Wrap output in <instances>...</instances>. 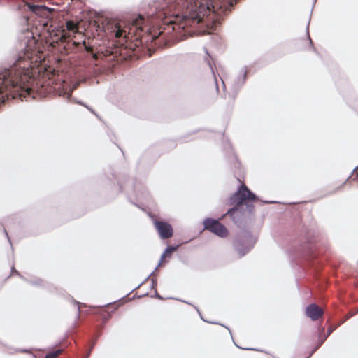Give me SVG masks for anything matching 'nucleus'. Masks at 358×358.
Returning a JSON list of instances; mask_svg holds the SVG:
<instances>
[{
    "instance_id": "obj_14",
    "label": "nucleus",
    "mask_w": 358,
    "mask_h": 358,
    "mask_svg": "<svg viewBox=\"0 0 358 358\" xmlns=\"http://www.w3.org/2000/svg\"><path fill=\"white\" fill-rule=\"evenodd\" d=\"M332 330L329 329L328 334H330L331 333Z\"/></svg>"
},
{
    "instance_id": "obj_10",
    "label": "nucleus",
    "mask_w": 358,
    "mask_h": 358,
    "mask_svg": "<svg viewBox=\"0 0 358 358\" xmlns=\"http://www.w3.org/2000/svg\"><path fill=\"white\" fill-rule=\"evenodd\" d=\"M62 352V350H57L52 352L48 353L45 356V358H57L59 357Z\"/></svg>"
},
{
    "instance_id": "obj_7",
    "label": "nucleus",
    "mask_w": 358,
    "mask_h": 358,
    "mask_svg": "<svg viewBox=\"0 0 358 358\" xmlns=\"http://www.w3.org/2000/svg\"><path fill=\"white\" fill-rule=\"evenodd\" d=\"M323 314V310L315 303H311L306 308V316L313 321H316L321 318Z\"/></svg>"
},
{
    "instance_id": "obj_11",
    "label": "nucleus",
    "mask_w": 358,
    "mask_h": 358,
    "mask_svg": "<svg viewBox=\"0 0 358 358\" xmlns=\"http://www.w3.org/2000/svg\"><path fill=\"white\" fill-rule=\"evenodd\" d=\"M94 344H95V343H94V342L92 344V345H91V347H90V350H89V352H87V357H86V358H88V357L90 356V354H91V352H92V349H93V348H94Z\"/></svg>"
},
{
    "instance_id": "obj_6",
    "label": "nucleus",
    "mask_w": 358,
    "mask_h": 358,
    "mask_svg": "<svg viewBox=\"0 0 358 358\" xmlns=\"http://www.w3.org/2000/svg\"><path fill=\"white\" fill-rule=\"evenodd\" d=\"M234 202L236 203L237 206H241L244 201H256L257 196L251 192L245 185H242L238 189L233 197L231 198Z\"/></svg>"
},
{
    "instance_id": "obj_15",
    "label": "nucleus",
    "mask_w": 358,
    "mask_h": 358,
    "mask_svg": "<svg viewBox=\"0 0 358 358\" xmlns=\"http://www.w3.org/2000/svg\"><path fill=\"white\" fill-rule=\"evenodd\" d=\"M162 32H159V36H162Z\"/></svg>"
},
{
    "instance_id": "obj_16",
    "label": "nucleus",
    "mask_w": 358,
    "mask_h": 358,
    "mask_svg": "<svg viewBox=\"0 0 358 358\" xmlns=\"http://www.w3.org/2000/svg\"><path fill=\"white\" fill-rule=\"evenodd\" d=\"M171 1V0H170V2Z\"/></svg>"
},
{
    "instance_id": "obj_2",
    "label": "nucleus",
    "mask_w": 358,
    "mask_h": 358,
    "mask_svg": "<svg viewBox=\"0 0 358 358\" xmlns=\"http://www.w3.org/2000/svg\"><path fill=\"white\" fill-rule=\"evenodd\" d=\"M50 44L55 48L57 45L61 47L65 54L72 52L80 51L83 48L93 57L96 59V55L94 52V47L90 45V41L87 42L83 41L82 43L73 41L70 34H68L65 29H57L50 33V38L48 40Z\"/></svg>"
},
{
    "instance_id": "obj_8",
    "label": "nucleus",
    "mask_w": 358,
    "mask_h": 358,
    "mask_svg": "<svg viewBox=\"0 0 358 358\" xmlns=\"http://www.w3.org/2000/svg\"><path fill=\"white\" fill-rule=\"evenodd\" d=\"M66 29L65 31H66L68 34H70L71 36L73 34H75L78 31V24L74 23L73 21L66 22Z\"/></svg>"
},
{
    "instance_id": "obj_12",
    "label": "nucleus",
    "mask_w": 358,
    "mask_h": 358,
    "mask_svg": "<svg viewBox=\"0 0 358 358\" xmlns=\"http://www.w3.org/2000/svg\"><path fill=\"white\" fill-rule=\"evenodd\" d=\"M100 311L104 318L106 317V315H108V313L105 310H101Z\"/></svg>"
},
{
    "instance_id": "obj_13",
    "label": "nucleus",
    "mask_w": 358,
    "mask_h": 358,
    "mask_svg": "<svg viewBox=\"0 0 358 358\" xmlns=\"http://www.w3.org/2000/svg\"><path fill=\"white\" fill-rule=\"evenodd\" d=\"M158 37H159V36H157H157H152V40H155V39H157Z\"/></svg>"
},
{
    "instance_id": "obj_9",
    "label": "nucleus",
    "mask_w": 358,
    "mask_h": 358,
    "mask_svg": "<svg viewBox=\"0 0 358 358\" xmlns=\"http://www.w3.org/2000/svg\"><path fill=\"white\" fill-rule=\"evenodd\" d=\"M177 250V247L169 246L161 257V262H163L167 257H171L172 253Z\"/></svg>"
},
{
    "instance_id": "obj_3",
    "label": "nucleus",
    "mask_w": 358,
    "mask_h": 358,
    "mask_svg": "<svg viewBox=\"0 0 358 358\" xmlns=\"http://www.w3.org/2000/svg\"><path fill=\"white\" fill-rule=\"evenodd\" d=\"M145 19L140 15L138 18L133 20L128 30L122 29L118 27L115 31V36L116 38L123 37L126 41L132 40L133 37H136V40L141 39L144 33H147L149 31V27L145 26Z\"/></svg>"
},
{
    "instance_id": "obj_1",
    "label": "nucleus",
    "mask_w": 358,
    "mask_h": 358,
    "mask_svg": "<svg viewBox=\"0 0 358 358\" xmlns=\"http://www.w3.org/2000/svg\"><path fill=\"white\" fill-rule=\"evenodd\" d=\"M233 6L232 0H176L171 6L178 12L166 16L163 23L172 31L180 33L192 24L206 22L212 24V28L221 24L223 17L227 15Z\"/></svg>"
},
{
    "instance_id": "obj_5",
    "label": "nucleus",
    "mask_w": 358,
    "mask_h": 358,
    "mask_svg": "<svg viewBox=\"0 0 358 358\" xmlns=\"http://www.w3.org/2000/svg\"><path fill=\"white\" fill-rule=\"evenodd\" d=\"M153 224L161 238L168 239L173 236V229L172 225L168 222L153 218Z\"/></svg>"
},
{
    "instance_id": "obj_4",
    "label": "nucleus",
    "mask_w": 358,
    "mask_h": 358,
    "mask_svg": "<svg viewBox=\"0 0 358 358\" xmlns=\"http://www.w3.org/2000/svg\"><path fill=\"white\" fill-rule=\"evenodd\" d=\"M203 225L205 229L220 237H227L229 234L227 229L222 223L212 218H207L204 220Z\"/></svg>"
}]
</instances>
